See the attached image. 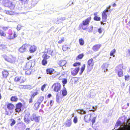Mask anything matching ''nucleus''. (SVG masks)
<instances>
[{
	"mask_svg": "<svg viewBox=\"0 0 130 130\" xmlns=\"http://www.w3.org/2000/svg\"><path fill=\"white\" fill-rule=\"evenodd\" d=\"M2 3L4 6L9 8L10 9L13 10L15 6V5L9 0H3Z\"/></svg>",
	"mask_w": 130,
	"mask_h": 130,
	"instance_id": "f257e3e1",
	"label": "nucleus"
},
{
	"mask_svg": "<svg viewBox=\"0 0 130 130\" xmlns=\"http://www.w3.org/2000/svg\"><path fill=\"white\" fill-rule=\"evenodd\" d=\"M3 57L6 61L10 63L14 62L15 60V58L12 55H10L9 56H7L5 55H4Z\"/></svg>",
	"mask_w": 130,
	"mask_h": 130,
	"instance_id": "f03ea898",
	"label": "nucleus"
},
{
	"mask_svg": "<svg viewBox=\"0 0 130 130\" xmlns=\"http://www.w3.org/2000/svg\"><path fill=\"white\" fill-rule=\"evenodd\" d=\"M36 4L35 3L32 1L29 2L28 4H26L25 5V9L27 11L31 9L32 7H34L36 5Z\"/></svg>",
	"mask_w": 130,
	"mask_h": 130,
	"instance_id": "7ed1b4c3",
	"label": "nucleus"
},
{
	"mask_svg": "<svg viewBox=\"0 0 130 130\" xmlns=\"http://www.w3.org/2000/svg\"><path fill=\"white\" fill-rule=\"evenodd\" d=\"M111 7V6H109L107 8L106 10H105L103 11L102 15V19L103 22L106 21L107 17V15L106 14V13L107 12H108L109 11V9H110Z\"/></svg>",
	"mask_w": 130,
	"mask_h": 130,
	"instance_id": "20e7f679",
	"label": "nucleus"
},
{
	"mask_svg": "<svg viewBox=\"0 0 130 130\" xmlns=\"http://www.w3.org/2000/svg\"><path fill=\"white\" fill-rule=\"evenodd\" d=\"M95 115V114H88L85 116L84 120L86 122H89L91 120V118L93 117Z\"/></svg>",
	"mask_w": 130,
	"mask_h": 130,
	"instance_id": "39448f33",
	"label": "nucleus"
},
{
	"mask_svg": "<svg viewBox=\"0 0 130 130\" xmlns=\"http://www.w3.org/2000/svg\"><path fill=\"white\" fill-rule=\"evenodd\" d=\"M52 88H53L54 91L58 92L60 90L61 88V86L60 83H57L54 84L52 85Z\"/></svg>",
	"mask_w": 130,
	"mask_h": 130,
	"instance_id": "423d86ee",
	"label": "nucleus"
},
{
	"mask_svg": "<svg viewBox=\"0 0 130 130\" xmlns=\"http://www.w3.org/2000/svg\"><path fill=\"white\" fill-rule=\"evenodd\" d=\"M122 68V66L121 65H119L116 68V70L118 71V75L119 77H121L123 76Z\"/></svg>",
	"mask_w": 130,
	"mask_h": 130,
	"instance_id": "0eeeda50",
	"label": "nucleus"
},
{
	"mask_svg": "<svg viewBox=\"0 0 130 130\" xmlns=\"http://www.w3.org/2000/svg\"><path fill=\"white\" fill-rule=\"evenodd\" d=\"M30 115V113L29 112H27L26 113L25 115L24 116V121L27 124L29 123L30 122L29 119Z\"/></svg>",
	"mask_w": 130,
	"mask_h": 130,
	"instance_id": "6e6552de",
	"label": "nucleus"
},
{
	"mask_svg": "<svg viewBox=\"0 0 130 130\" xmlns=\"http://www.w3.org/2000/svg\"><path fill=\"white\" fill-rule=\"evenodd\" d=\"M27 46V44L23 45L19 49V51L22 53L25 52L26 51Z\"/></svg>",
	"mask_w": 130,
	"mask_h": 130,
	"instance_id": "1a4fd4ad",
	"label": "nucleus"
},
{
	"mask_svg": "<svg viewBox=\"0 0 130 130\" xmlns=\"http://www.w3.org/2000/svg\"><path fill=\"white\" fill-rule=\"evenodd\" d=\"M22 106V105L21 103H19L17 104L16 105V111L18 112L20 111Z\"/></svg>",
	"mask_w": 130,
	"mask_h": 130,
	"instance_id": "9d476101",
	"label": "nucleus"
},
{
	"mask_svg": "<svg viewBox=\"0 0 130 130\" xmlns=\"http://www.w3.org/2000/svg\"><path fill=\"white\" fill-rule=\"evenodd\" d=\"M109 66V64L108 63H104L102 66V70L105 72L108 71L107 69L108 67Z\"/></svg>",
	"mask_w": 130,
	"mask_h": 130,
	"instance_id": "9b49d317",
	"label": "nucleus"
},
{
	"mask_svg": "<svg viewBox=\"0 0 130 130\" xmlns=\"http://www.w3.org/2000/svg\"><path fill=\"white\" fill-rule=\"evenodd\" d=\"M91 20V17H89L83 21L82 24L83 25H88Z\"/></svg>",
	"mask_w": 130,
	"mask_h": 130,
	"instance_id": "f8f14e48",
	"label": "nucleus"
},
{
	"mask_svg": "<svg viewBox=\"0 0 130 130\" xmlns=\"http://www.w3.org/2000/svg\"><path fill=\"white\" fill-rule=\"evenodd\" d=\"M31 67V63L30 62H27L26 65L23 67V69L24 70H26L30 69Z\"/></svg>",
	"mask_w": 130,
	"mask_h": 130,
	"instance_id": "ddd939ff",
	"label": "nucleus"
},
{
	"mask_svg": "<svg viewBox=\"0 0 130 130\" xmlns=\"http://www.w3.org/2000/svg\"><path fill=\"white\" fill-rule=\"evenodd\" d=\"M72 122L70 120H67L64 123V125L66 127H69L71 125Z\"/></svg>",
	"mask_w": 130,
	"mask_h": 130,
	"instance_id": "4468645a",
	"label": "nucleus"
},
{
	"mask_svg": "<svg viewBox=\"0 0 130 130\" xmlns=\"http://www.w3.org/2000/svg\"><path fill=\"white\" fill-rule=\"evenodd\" d=\"M79 70V67L76 68L75 69L71 71V74L73 76L76 75L78 72Z\"/></svg>",
	"mask_w": 130,
	"mask_h": 130,
	"instance_id": "2eb2a0df",
	"label": "nucleus"
},
{
	"mask_svg": "<svg viewBox=\"0 0 130 130\" xmlns=\"http://www.w3.org/2000/svg\"><path fill=\"white\" fill-rule=\"evenodd\" d=\"M67 62L66 60H61L58 62V64L61 67H62L65 65Z\"/></svg>",
	"mask_w": 130,
	"mask_h": 130,
	"instance_id": "dca6fc26",
	"label": "nucleus"
},
{
	"mask_svg": "<svg viewBox=\"0 0 130 130\" xmlns=\"http://www.w3.org/2000/svg\"><path fill=\"white\" fill-rule=\"evenodd\" d=\"M84 107L86 109H92V106L90 105V103L88 102H86L84 104Z\"/></svg>",
	"mask_w": 130,
	"mask_h": 130,
	"instance_id": "f3484780",
	"label": "nucleus"
},
{
	"mask_svg": "<svg viewBox=\"0 0 130 130\" xmlns=\"http://www.w3.org/2000/svg\"><path fill=\"white\" fill-rule=\"evenodd\" d=\"M93 65V59L91 58L88 61V65L87 67L88 68H89L90 66H92Z\"/></svg>",
	"mask_w": 130,
	"mask_h": 130,
	"instance_id": "a211bd4d",
	"label": "nucleus"
},
{
	"mask_svg": "<svg viewBox=\"0 0 130 130\" xmlns=\"http://www.w3.org/2000/svg\"><path fill=\"white\" fill-rule=\"evenodd\" d=\"M37 47L34 45L31 46L29 48V51L30 53L34 52L36 50Z\"/></svg>",
	"mask_w": 130,
	"mask_h": 130,
	"instance_id": "6ab92c4d",
	"label": "nucleus"
},
{
	"mask_svg": "<svg viewBox=\"0 0 130 130\" xmlns=\"http://www.w3.org/2000/svg\"><path fill=\"white\" fill-rule=\"evenodd\" d=\"M95 93L94 90H92L90 91V97L91 98H94L95 97Z\"/></svg>",
	"mask_w": 130,
	"mask_h": 130,
	"instance_id": "aec40b11",
	"label": "nucleus"
},
{
	"mask_svg": "<svg viewBox=\"0 0 130 130\" xmlns=\"http://www.w3.org/2000/svg\"><path fill=\"white\" fill-rule=\"evenodd\" d=\"M78 113L81 115L85 114L86 113V111L83 109H79L76 110Z\"/></svg>",
	"mask_w": 130,
	"mask_h": 130,
	"instance_id": "412c9836",
	"label": "nucleus"
},
{
	"mask_svg": "<svg viewBox=\"0 0 130 130\" xmlns=\"http://www.w3.org/2000/svg\"><path fill=\"white\" fill-rule=\"evenodd\" d=\"M7 107L8 109L12 110L14 108V106L11 103H9L7 105Z\"/></svg>",
	"mask_w": 130,
	"mask_h": 130,
	"instance_id": "4be33fe9",
	"label": "nucleus"
},
{
	"mask_svg": "<svg viewBox=\"0 0 130 130\" xmlns=\"http://www.w3.org/2000/svg\"><path fill=\"white\" fill-rule=\"evenodd\" d=\"M4 10V12L10 15L13 14L14 12L12 11L13 10Z\"/></svg>",
	"mask_w": 130,
	"mask_h": 130,
	"instance_id": "5701e85b",
	"label": "nucleus"
},
{
	"mask_svg": "<svg viewBox=\"0 0 130 130\" xmlns=\"http://www.w3.org/2000/svg\"><path fill=\"white\" fill-rule=\"evenodd\" d=\"M46 71L47 74H52L54 73V70L52 68L47 69L46 70Z\"/></svg>",
	"mask_w": 130,
	"mask_h": 130,
	"instance_id": "b1692460",
	"label": "nucleus"
},
{
	"mask_svg": "<svg viewBox=\"0 0 130 130\" xmlns=\"http://www.w3.org/2000/svg\"><path fill=\"white\" fill-rule=\"evenodd\" d=\"M100 45L98 44L96 45L93 46L92 49L95 51H97L100 48Z\"/></svg>",
	"mask_w": 130,
	"mask_h": 130,
	"instance_id": "393cba45",
	"label": "nucleus"
},
{
	"mask_svg": "<svg viewBox=\"0 0 130 130\" xmlns=\"http://www.w3.org/2000/svg\"><path fill=\"white\" fill-rule=\"evenodd\" d=\"M62 92V95L63 96H64L67 95V92L65 87H63Z\"/></svg>",
	"mask_w": 130,
	"mask_h": 130,
	"instance_id": "a878e982",
	"label": "nucleus"
},
{
	"mask_svg": "<svg viewBox=\"0 0 130 130\" xmlns=\"http://www.w3.org/2000/svg\"><path fill=\"white\" fill-rule=\"evenodd\" d=\"M3 76L4 77H6L8 74V71L6 70H4L2 72Z\"/></svg>",
	"mask_w": 130,
	"mask_h": 130,
	"instance_id": "bb28decb",
	"label": "nucleus"
},
{
	"mask_svg": "<svg viewBox=\"0 0 130 130\" xmlns=\"http://www.w3.org/2000/svg\"><path fill=\"white\" fill-rule=\"evenodd\" d=\"M18 100V98L16 96H12L10 99V100L12 101L16 102Z\"/></svg>",
	"mask_w": 130,
	"mask_h": 130,
	"instance_id": "cd10ccee",
	"label": "nucleus"
},
{
	"mask_svg": "<svg viewBox=\"0 0 130 130\" xmlns=\"http://www.w3.org/2000/svg\"><path fill=\"white\" fill-rule=\"evenodd\" d=\"M25 80V78L23 76H20V77L19 82L20 83H24Z\"/></svg>",
	"mask_w": 130,
	"mask_h": 130,
	"instance_id": "c85d7f7f",
	"label": "nucleus"
},
{
	"mask_svg": "<svg viewBox=\"0 0 130 130\" xmlns=\"http://www.w3.org/2000/svg\"><path fill=\"white\" fill-rule=\"evenodd\" d=\"M42 57L43 58V59L46 60L49 58L50 56L47 55L46 54L44 53Z\"/></svg>",
	"mask_w": 130,
	"mask_h": 130,
	"instance_id": "c756f323",
	"label": "nucleus"
},
{
	"mask_svg": "<svg viewBox=\"0 0 130 130\" xmlns=\"http://www.w3.org/2000/svg\"><path fill=\"white\" fill-rule=\"evenodd\" d=\"M126 56L130 58V48L128 49L126 51Z\"/></svg>",
	"mask_w": 130,
	"mask_h": 130,
	"instance_id": "7c9ffc66",
	"label": "nucleus"
},
{
	"mask_svg": "<svg viewBox=\"0 0 130 130\" xmlns=\"http://www.w3.org/2000/svg\"><path fill=\"white\" fill-rule=\"evenodd\" d=\"M36 116L35 114H33L30 117V119L32 121H35V119L36 118Z\"/></svg>",
	"mask_w": 130,
	"mask_h": 130,
	"instance_id": "2f4dec72",
	"label": "nucleus"
},
{
	"mask_svg": "<svg viewBox=\"0 0 130 130\" xmlns=\"http://www.w3.org/2000/svg\"><path fill=\"white\" fill-rule=\"evenodd\" d=\"M121 124V121L119 120H117L115 126L114 128L115 129V128H117L118 126H120Z\"/></svg>",
	"mask_w": 130,
	"mask_h": 130,
	"instance_id": "473e14b6",
	"label": "nucleus"
},
{
	"mask_svg": "<svg viewBox=\"0 0 130 130\" xmlns=\"http://www.w3.org/2000/svg\"><path fill=\"white\" fill-rule=\"evenodd\" d=\"M43 97L42 96H40L37 102L40 104L42 101H43Z\"/></svg>",
	"mask_w": 130,
	"mask_h": 130,
	"instance_id": "72a5a7b5",
	"label": "nucleus"
},
{
	"mask_svg": "<svg viewBox=\"0 0 130 130\" xmlns=\"http://www.w3.org/2000/svg\"><path fill=\"white\" fill-rule=\"evenodd\" d=\"M85 67V64H84L83 66L81 68V72L79 73V74L80 75H81L82 74V73L84 70Z\"/></svg>",
	"mask_w": 130,
	"mask_h": 130,
	"instance_id": "f704fd0d",
	"label": "nucleus"
},
{
	"mask_svg": "<svg viewBox=\"0 0 130 130\" xmlns=\"http://www.w3.org/2000/svg\"><path fill=\"white\" fill-rule=\"evenodd\" d=\"M40 104L37 102L36 103L35 105L34 106L35 108H36V109H38L40 106Z\"/></svg>",
	"mask_w": 130,
	"mask_h": 130,
	"instance_id": "c9c22d12",
	"label": "nucleus"
},
{
	"mask_svg": "<svg viewBox=\"0 0 130 130\" xmlns=\"http://www.w3.org/2000/svg\"><path fill=\"white\" fill-rule=\"evenodd\" d=\"M0 35L1 36L5 37L6 36V34L2 30H0Z\"/></svg>",
	"mask_w": 130,
	"mask_h": 130,
	"instance_id": "e433bc0d",
	"label": "nucleus"
},
{
	"mask_svg": "<svg viewBox=\"0 0 130 130\" xmlns=\"http://www.w3.org/2000/svg\"><path fill=\"white\" fill-rule=\"evenodd\" d=\"M79 44L81 45H83L84 44V40L82 38H81L79 39Z\"/></svg>",
	"mask_w": 130,
	"mask_h": 130,
	"instance_id": "4c0bfd02",
	"label": "nucleus"
},
{
	"mask_svg": "<svg viewBox=\"0 0 130 130\" xmlns=\"http://www.w3.org/2000/svg\"><path fill=\"white\" fill-rule=\"evenodd\" d=\"M8 39H11L14 38V37L13 36L12 34H9V36L7 37Z\"/></svg>",
	"mask_w": 130,
	"mask_h": 130,
	"instance_id": "58836bf2",
	"label": "nucleus"
},
{
	"mask_svg": "<svg viewBox=\"0 0 130 130\" xmlns=\"http://www.w3.org/2000/svg\"><path fill=\"white\" fill-rule=\"evenodd\" d=\"M68 48V47L66 45H63L62 46V49L63 51H66Z\"/></svg>",
	"mask_w": 130,
	"mask_h": 130,
	"instance_id": "ea45409f",
	"label": "nucleus"
},
{
	"mask_svg": "<svg viewBox=\"0 0 130 130\" xmlns=\"http://www.w3.org/2000/svg\"><path fill=\"white\" fill-rule=\"evenodd\" d=\"M116 52V50L115 49H113L112 50L110 53V56H113V57L115 56L113 55V54H114Z\"/></svg>",
	"mask_w": 130,
	"mask_h": 130,
	"instance_id": "a19ab883",
	"label": "nucleus"
},
{
	"mask_svg": "<svg viewBox=\"0 0 130 130\" xmlns=\"http://www.w3.org/2000/svg\"><path fill=\"white\" fill-rule=\"evenodd\" d=\"M94 19L96 21H99L100 20L101 18L100 17H98L97 16H95L94 17Z\"/></svg>",
	"mask_w": 130,
	"mask_h": 130,
	"instance_id": "79ce46f5",
	"label": "nucleus"
},
{
	"mask_svg": "<svg viewBox=\"0 0 130 130\" xmlns=\"http://www.w3.org/2000/svg\"><path fill=\"white\" fill-rule=\"evenodd\" d=\"M38 93H39L38 92H34L32 93V95H31V97H32V98H34V96L38 94Z\"/></svg>",
	"mask_w": 130,
	"mask_h": 130,
	"instance_id": "37998d69",
	"label": "nucleus"
},
{
	"mask_svg": "<svg viewBox=\"0 0 130 130\" xmlns=\"http://www.w3.org/2000/svg\"><path fill=\"white\" fill-rule=\"evenodd\" d=\"M97 116L93 117V118L91 120V122L92 123V124H93L95 122V120L96 119Z\"/></svg>",
	"mask_w": 130,
	"mask_h": 130,
	"instance_id": "c03bdc74",
	"label": "nucleus"
},
{
	"mask_svg": "<svg viewBox=\"0 0 130 130\" xmlns=\"http://www.w3.org/2000/svg\"><path fill=\"white\" fill-rule=\"evenodd\" d=\"M56 99L57 102L58 103H59L60 102L59 96L58 95V94L56 95Z\"/></svg>",
	"mask_w": 130,
	"mask_h": 130,
	"instance_id": "a18cd8bd",
	"label": "nucleus"
},
{
	"mask_svg": "<svg viewBox=\"0 0 130 130\" xmlns=\"http://www.w3.org/2000/svg\"><path fill=\"white\" fill-rule=\"evenodd\" d=\"M10 121L12 122L10 124V125L11 126H12L15 124V121L13 119H11Z\"/></svg>",
	"mask_w": 130,
	"mask_h": 130,
	"instance_id": "49530a36",
	"label": "nucleus"
},
{
	"mask_svg": "<svg viewBox=\"0 0 130 130\" xmlns=\"http://www.w3.org/2000/svg\"><path fill=\"white\" fill-rule=\"evenodd\" d=\"M65 39L64 37H62L61 39L59 40L58 42V43L59 44H61L64 41Z\"/></svg>",
	"mask_w": 130,
	"mask_h": 130,
	"instance_id": "de8ad7c7",
	"label": "nucleus"
},
{
	"mask_svg": "<svg viewBox=\"0 0 130 130\" xmlns=\"http://www.w3.org/2000/svg\"><path fill=\"white\" fill-rule=\"evenodd\" d=\"M47 61L46 59H43L42 61V64L43 65H45L47 64Z\"/></svg>",
	"mask_w": 130,
	"mask_h": 130,
	"instance_id": "09e8293b",
	"label": "nucleus"
},
{
	"mask_svg": "<svg viewBox=\"0 0 130 130\" xmlns=\"http://www.w3.org/2000/svg\"><path fill=\"white\" fill-rule=\"evenodd\" d=\"M20 77H16L14 79V81L15 82H19Z\"/></svg>",
	"mask_w": 130,
	"mask_h": 130,
	"instance_id": "8fccbe9b",
	"label": "nucleus"
},
{
	"mask_svg": "<svg viewBox=\"0 0 130 130\" xmlns=\"http://www.w3.org/2000/svg\"><path fill=\"white\" fill-rule=\"evenodd\" d=\"M84 55L83 54H82L78 55L77 56V59H82Z\"/></svg>",
	"mask_w": 130,
	"mask_h": 130,
	"instance_id": "3c124183",
	"label": "nucleus"
},
{
	"mask_svg": "<svg viewBox=\"0 0 130 130\" xmlns=\"http://www.w3.org/2000/svg\"><path fill=\"white\" fill-rule=\"evenodd\" d=\"M40 119V117L36 116L35 119V121L36 122H39Z\"/></svg>",
	"mask_w": 130,
	"mask_h": 130,
	"instance_id": "603ef678",
	"label": "nucleus"
},
{
	"mask_svg": "<svg viewBox=\"0 0 130 130\" xmlns=\"http://www.w3.org/2000/svg\"><path fill=\"white\" fill-rule=\"evenodd\" d=\"M78 121L77 118L76 117H74L73 120V122L74 123H76Z\"/></svg>",
	"mask_w": 130,
	"mask_h": 130,
	"instance_id": "864d4df0",
	"label": "nucleus"
},
{
	"mask_svg": "<svg viewBox=\"0 0 130 130\" xmlns=\"http://www.w3.org/2000/svg\"><path fill=\"white\" fill-rule=\"evenodd\" d=\"M25 73L26 75H29L31 73V71L29 70H28L25 71Z\"/></svg>",
	"mask_w": 130,
	"mask_h": 130,
	"instance_id": "5fc2aeb1",
	"label": "nucleus"
},
{
	"mask_svg": "<svg viewBox=\"0 0 130 130\" xmlns=\"http://www.w3.org/2000/svg\"><path fill=\"white\" fill-rule=\"evenodd\" d=\"M66 18L65 17H62L60 18H59V19L58 18V20L57 21H59L60 20V22L62 21H64L66 19Z\"/></svg>",
	"mask_w": 130,
	"mask_h": 130,
	"instance_id": "6e6d98bb",
	"label": "nucleus"
},
{
	"mask_svg": "<svg viewBox=\"0 0 130 130\" xmlns=\"http://www.w3.org/2000/svg\"><path fill=\"white\" fill-rule=\"evenodd\" d=\"M80 62H76L73 64V66L74 67H76L78 66H79L80 65Z\"/></svg>",
	"mask_w": 130,
	"mask_h": 130,
	"instance_id": "4d7b16f0",
	"label": "nucleus"
},
{
	"mask_svg": "<svg viewBox=\"0 0 130 130\" xmlns=\"http://www.w3.org/2000/svg\"><path fill=\"white\" fill-rule=\"evenodd\" d=\"M19 87L20 89H25V85H20Z\"/></svg>",
	"mask_w": 130,
	"mask_h": 130,
	"instance_id": "13d9d810",
	"label": "nucleus"
},
{
	"mask_svg": "<svg viewBox=\"0 0 130 130\" xmlns=\"http://www.w3.org/2000/svg\"><path fill=\"white\" fill-rule=\"evenodd\" d=\"M82 27V28L84 30H85L87 29V27L86 26H85V25H83L82 24H81L80 25Z\"/></svg>",
	"mask_w": 130,
	"mask_h": 130,
	"instance_id": "bf43d9fd",
	"label": "nucleus"
},
{
	"mask_svg": "<svg viewBox=\"0 0 130 130\" xmlns=\"http://www.w3.org/2000/svg\"><path fill=\"white\" fill-rule=\"evenodd\" d=\"M47 85L46 84H44V85H43L41 88V90L42 91H43L45 87Z\"/></svg>",
	"mask_w": 130,
	"mask_h": 130,
	"instance_id": "052dcab7",
	"label": "nucleus"
},
{
	"mask_svg": "<svg viewBox=\"0 0 130 130\" xmlns=\"http://www.w3.org/2000/svg\"><path fill=\"white\" fill-rule=\"evenodd\" d=\"M31 88V86L30 85H25V89H30Z\"/></svg>",
	"mask_w": 130,
	"mask_h": 130,
	"instance_id": "680f3d73",
	"label": "nucleus"
},
{
	"mask_svg": "<svg viewBox=\"0 0 130 130\" xmlns=\"http://www.w3.org/2000/svg\"><path fill=\"white\" fill-rule=\"evenodd\" d=\"M62 82L63 84H65L67 83V81L66 79H64L62 80Z\"/></svg>",
	"mask_w": 130,
	"mask_h": 130,
	"instance_id": "e2e57ef3",
	"label": "nucleus"
},
{
	"mask_svg": "<svg viewBox=\"0 0 130 130\" xmlns=\"http://www.w3.org/2000/svg\"><path fill=\"white\" fill-rule=\"evenodd\" d=\"M6 47V46L3 44H1L0 45V48L1 49H3Z\"/></svg>",
	"mask_w": 130,
	"mask_h": 130,
	"instance_id": "0e129e2a",
	"label": "nucleus"
},
{
	"mask_svg": "<svg viewBox=\"0 0 130 130\" xmlns=\"http://www.w3.org/2000/svg\"><path fill=\"white\" fill-rule=\"evenodd\" d=\"M9 27H2V28L4 30H7L9 28Z\"/></svg>",
	"mask_w": 130,
	"mask_h": 130,
	"instance_id": "69168bd1",
	"label": "nucleus"
},
{
	"mask_svg": "<svg viewBox=\"0 0 130 130\" xmlns=\"http://www.w3.org/2000/svg\"><path fill=\"white\" fill-rule=\"evenodd\" d=\"M21 25H19L17 26V29L18 30H20L21 29Z\"/></svg>",
	"mask_w": 130,
	"mask_h": 130,
	"instance_id": "338daca9",
	"label": "nucleus"
},
{
	"mask_svg": "<svg viewBox=\"0 0 130 130\" xmlns=\"http://www.w3.org/2000/svg\"><path fill=\"white\" fill-rule=\"evenodd\" d=\"M129 77L128 75L125 76V79L126 80H128L129 79Z\"/></svg>",
	"mask_w": 130,
	"mask_h": 130,
	"instance_id": "774afa93",
	"label": "nucleus"
}]
</instances>
